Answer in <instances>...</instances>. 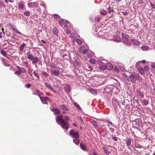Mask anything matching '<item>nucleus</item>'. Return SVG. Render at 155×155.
<instances>
[{
    "label": "nucleus",
    "instance_id": "15",
    "mask_svg": "<svg viewBox=\"0 0 155 155\" xmlns=\"http://www.w3.org/2000/svg\"><path fill=\"white\" fill-rule=\"evenodd\" d=\"M45 86L48 88L50 89L51 91H53L54 92H55V91L54 90V89L51 85L48 83H45Z\"/></svg>",
    "mask_w": 155,
    "mask_h": 155
},
{
    "label": "nucleus",
    "instance_id": "46",
    "mask_svg": "<svg viewBox=\"0 0 155 155\" xmlns=\"http://www.w3.org/2000/svg\"><path fill=\"white\" fill-rule=\"evenodd\" d=\"M53 17L55 19H57L60 18V16L58 15L54 14L53 15Z\"/></svg>",
    "mask_w": 155,
    "mask_h": 155
},
{
    "label": "nucleus",
    "instance_id": "31",
    "mask_svg": "<svg viewBox=\"0 0 155 155\" xmlns=\"http://www.w3.org/2000/svg\"><path fill=\"white\" fill-rule=\"evenodd\" d=\"M53 33L54 35H58V31L56 28H54L53 30Z\"/></svg>",
    "mask_w": 155,
    "mask_h": 155
},
{
    "label": "nucleus",
    "instance_id": "10",
    "mask_svg": "<svg viewBox=\"0 0 155 155\" xmlns=\"http://www.w3.org/2000/svg\"><path fill=\"white\" fill-rule=\"evenodd\" d=\"M25 2H19L18 5V8L21 9H24L25 8Z\"/></svg>",
    "mask_w": 155,
    "mask_h": 155
},
{
    "label": "nucleus",
    "instance_id": "2",
    "mask_svg": "<svg viewBox=\"0 0 155 155\" xmlns=\"http://www.w3.org/2000/svg\"><path fill=\"white\" fill-rule=\"evenodd\" d=\"M69 24V23L67 21L63 19L59 20V25L64 29L67 28V27H68Z\"/></svg>",
    "mask_w": 155,
    "mask_h": 155
},
{
    "label": "nucleus",
    "instance_id": "17",
    "mask_svg": "<svg viewBox=\"0 0 155 155\" xmlns=\"http://www.w3.org/2000/svg\"><path fill=\"white\" fill-rule=\"evenodd\" d=\"M106 69L109 70H111L113 68V67L112 64L110 63H107V64Z\"/></svg>",
    "mask_w": 155,
    "mask_h": 155
},
{
    "label": "nucleus",
    "instance_id": "29",
    "mask_svg": "<svg viewBox=\"0 0 155 155\" xmlns=\"http://www.w3.org/2000/svg\"><path fill=\"white\" fill-rule=\"evenodd\" d=\"M141 75H143L144 74L143 69L142 68H139L138 69Z\"/></svg>",
    "mask_w": 155,
    "mask_h": 155
},
{
    "label": "nucleus",
    "instance_id": "37",
    "mask_svg": "<svg viewBox=\"0 0 155 155\" xmlns=\"http://www.w3.org/2000/svg\"><path fill=\"white\" fill-rule=\"evenodd\" d=\"M50 66L51 68L54 69L56 68L57 65L55 64H50Z\"/></svg>",
    "mask_w": 155,
    "mask_h": 155
},
{
    "label": "nucleus",
    "instance_id": "39",
    "mask_svg": "<svg viewBox=\"0 0 155 155\" xmlns=\"http://www.w3.org/2000/svg\"><path fill=\"white\" fill-rule=\"evenodd\" d=\"M108 12L110 14H111V13H113L114 10L113 9H112L110 7H109L108 8V9H107Z\"/></svg>",
    "mask_w": 155,
    "mask_h": 155
},
{
    "label": "nucleus",
    "instance_id": "52",
    "mask_svg": "<svg viewBox=\"0 0 155 155\" xmlns=\"http://www.w3.org/2000/svg\"><path fill=\"white\" fill-rule=\"evenodd\" d=\"M64 29L66 30V33L67 34H68L70 33V30L68 29L67 28V29Z\"/></svg>",
    "mask_w": 155,
    "mask_h": 155
},
{
    "label": "nucleus",
    "instance_id": "35",
    "mask_svg": "<svg viewBox=\"0 0 155 155\" xmlns=\"http://www.w3.org/2000/svg\"><path fill=\"white\" fill-rule=\"evenodd\" d=\"M35 91L37 93V94H38V96L40 98V97H41V96L42 94L40 91L38 90H36Z\"/></svg>",
    "mask_w": 155,
    "mask_h": 155
},
{
    "label": "nucleus",
    "instance_id": "57",
    "mask_svg": "<svg viewBox=\"0 0 155 155\" xmlns=\"http://www.w3.org/2000/svg\"><path fill=\"white\" fill-rule=\"evenodd\" d=\"M113 139L115 141H117L118 140L117 138L116 137H113Z\"/></svg>",
    "mask_w": 155,
    "mask_h": 155
},
{
    "label": "nucleus",
    "instance_id": "62",
    "mask_svg": "<svg viewBox=\"0 0 155 155\" xmlns=\"http://www.w3.org/2000/svg\"><path fill=\"white\" fill-rule=\"evenodd\" d=\"M73 125L74 126H75V127H77V125H76V124H75V123H74L73 124Z\"/></svg>",
    "mask_w": 155,
    "mask_h": 155
},
{
    "label": "nucleus",
    "instance_id": "22",
    "mask_svg": "<svg viewBox=\"0 0 155 155\" xmlns=\"http://www.w3.org/2000/svg\"><path fill=\"white\" fill-rule=\"evenodd\" d=\"M17 68L18 70L20 71L21 73H25L26 72V70L23 68H21L18 66H17Z\"/></svg>",
    "mask_w": 155,
    "mask_h": 155
},
{
    "label": "nucleus",
    "instance_id": "28",
    "mask_svg": "<svg viewBox=\"0 0 155 155\" xmlns=\"http://www.w3.org/2000/svg\"><path fill=\"white\" fill-rule=\"evenodd\" d=\"M100 13L101 14L103 15H106L107 14V12L103 9H101L100 10Z\"/></svg>",
    "mask_w": 155,
    "mask_h": 155
},
{
    "label": "nucleus",
    "instance_id": "59",
    "mask_svg": "<svg viewBox=\"0 0 155 155\" xmlns=\"http://www.w3.org/2000/svg\"><path fill=\"white\" fill-rule=\"evenodd\" d=\"M88 68L90 70H93V68L91 66H88Z\"/></svg>",
    "mask_w": 155,
    "mask_h": 155
},
{
    "label": "nucleus",
    "instance_id": "49",
    "mask_svg": "<svg viewBox=\"0 0 155 155\" xmlns=\"http://www.w3.org/2000/svg\"><path fill=\"white\" fill-rule=\"evenodd\" d=\"M15 74L17 75H20L21 73L20 71H17L15 72Z\"/></svg>",
    "mask_w": 155,
    "mask_h": 155
},
{
    "label": "nucleus",
    "instance_id": "7",
    "mask_svg": "<svg viewBox=\"0 0 155 155\" xmlns=\"http://www.w3.org/2000/svg\"><path fill=\"white\" fill-rule=\"evenodd\" d=\"M122 39L125 44L129 45L130 44L129 37L127 35H122Z\"/></svg>",
    "mask_w": 155,
    "mask_h": 155
},
{
    "label": "nucleus",
    "instance_id": "51",
    "mask_svg": "<svg viewBox=\"0 0 155 155\" xmlns=\"http://www.w3.org/2000/svg\"><path fill=\"white\" fill-rule=\"evenodd\" d=\"M136 147L137 148H142V146L140 144H138L136 145Z\"/></svg>",
    "mask_w": 155,
    "mask_h": 155
},
{
    "label": "nucleus",
    "instance_id": "1",
    "mask_svg": "<svg viewBox=\"0 0 155 155\" xmlns=\"http://www.w3.org/2000/svg\"><path fill=\"white\" fill-rule=\"evenodd\" d=\"M26 54L28 59L32 61V63L35 64L39 61V59L38 57H34V56L30 54L29 52L27 53Z\"/></svg>",
    "mask_w": 155,
    "mask_h": 155
},
{
    "label": "nucleus",
    "instance_id": "50",
    "mask_svg": "<svg viewBox=\"0 0 155 155\" xmlns=\"http://www.w3.org/2000/svg\"><path fill=\"white\" fill-rule=\"evenodd\" d=\"M151 67L152 68L155 69V63H152L151 65Z\"/></svg>",
    "mask_w": 155,
    "mask_h": 155
},
{
    "label": "nucleus",
    "instance_id": "38",
    "mask_svg": "<svg viewBox=\"0 0 155 155\" xmlns=\"http://www.w3.org/2000/svg\"><path fill=\"white\" fill-rule=\"evenodd\" d=\"M90 62L92 64H94L95 63V60L93 58H91L90 60Z\"/></svg>",
    "mask_w": 155,
    "mask_h": 155
},
{
    "label": "nucleus",
    "instance_id": "12",
    "mask_svg": "<svg viewBox=\"0 0 155 155\" xmlns=\"http://www.w3.org/2000/svg\"><path fill=\"white\" fill-rule=\"evenodd\" d=\"M28 5L29 7L31 6L37 7L38 5V3L37 2H30L28 3Z\"/></svg>",
    "mask_w": 155,
    "mask_h": 155
},
{
    "label": "nucleus",
    "instance_id": "18",
    "mask_svg": "<svg viewBox=\"0 0 155 155\" xmlns=\"http://www.w3.org/2000/svg\"><path fill=\"white\" fill-rule=\"evenodd\" d=\"M104 150L105 153L108 154L111 152V150L110 148H104Z\"/></svg>",
    "mask_w": 155,
    "mask_h": 155
},
{
    "label": "nucleus",
    "instance_id": "24",
    "mask_svg": "<svg viewBox=\"0 0 155 155\" xmlns=\"http://www.w3.org/2000/svg\"><path fill=\"white\" fill-rule=\"evenodd\" d=\"M114 38L115 40L117 42H119L121 40V38L120 36L115 35L114 36Z\"/></svg>",
    "mask_w": 155,
    "mask_h": 155
},
{
    "label": "nucleus",
    "instance_id": "20",
    "mask_svg": "<svg viewBox=\"0 0 155 155\" xmlns=\"http://www.w3.org/2000/svg\"><path fill=\"white\" fill-rule=\"evenodd\" d=\"M80 146L82 149L84 151L86 150L87 147L86 145L82 143H81Z\"/></svg>",
    "mask_w": 155,
    "mask_h": 155
},
{
    "label": "nucleus",
    "instance_id": "34",
    "mask_svg": "<svg viewBox=\"0 0 155 155\" xmlns=\"http://www.w3.org/2000/svg\"><path fill=\"white\" fill-rule=\"evenodd\" d=\"M121 1V0H114L113 2V4L116 5Z\"/></svg>",
    "mask_w": 155,
    "mask_h": 155
},
{
    "label": "nucleus",
    "instance_id": "13",
    "mask_svg": "<svg viewBox=\"0 0 155 155\" xmlns=\"http://www.w3.org/2000/svg\"><path fill=\"white\" fill-rule=\"evenodd\" d=\"M61 125L62 127L64 129L66 130H67L69 127V124L66 122H64L62 124H60Z\"/></svg>",
    "mask_w": 155,
    "mask_h": 155
},
{
    "label": "nucleus",
    "instance_id": "19",
    "mask_svg": "<svg viewBox=\"0 0 155 155\" xmlns=\"http://www.w3.org/2000/svg\"><path fill=\"white\" fill-rule=\"evenodd\" d=\"M137 94L141 98H143L144 97V94L143 92L139 91L138 92Z\"/></svg>",
    "mask_w": 155,
    "mask_h": 155
},
{
    "label": "nucleus",
    "instance_id": "60",
    "mask_svg": "<svg viewBox=\"0 0 155 155\" xmlns=\"http://www.w3.org/2000/svg\"><path fill=\"white\" fill-rule=\"evenodd\" d=\"M41 41L42 42L44 43H46V42L44 41V40H42Z\"/></svg>",
    "mask_w": 155,
    "mask_h": 155
},
{
    "label": "nucleus",
    "instance_id": "42",
    "mask_svg": "<svg viewBox=\"0 0 155 155\" xmlns=\"http://www.w3.org/2000/svg\"><path fill=\"white\" fill-rule=\"evenodd\" d=\"M92 124L94 127H98V125L97 124V122L95 121H93L92 122Z\"/></svg>",
    "mask_w": 155,
    "mask_h": 155
},
{
    "label": "nucleus",
    "instance_id": "23",
    "mask_svg": "<svg viewBox=\"0 0 155 155\" xmlns=\"http://www.w3.org/2000/svg\"><path fill=\"white\" fill-rule=\"evenodd\" d=\"M51 111L54 112L56 114L60 113V110L57 108H52L51 109Z\"/></svg>",
    "mask_w": 155,
    "mask_h": 155
},
{
    "label": "nucleus",
    "instance_id": "6",
    "mask_svg": "<svg viewBox=\"0 0 155 155\" xmlns=\"http://www.w3.org/2000/svg\"><path fill=\"white\" fill-rule=\"evenodd\" d=\"M79 52L84 54H86L88 51V50L84 46H81L78 50Z\"/></svg>",
    "mask_w": 155,
    "mask_h": 155
},
{
    "label": "nucleus",
    "instance_id": "56",
    "mask_svg": "<svg viewBox=\"0 0 155 155\" xmlns=\"http://www.w3.org/2000/svg\"><path fill=\"white\" fill-rule=\"evenodd\" d=\"M144 68L145 70L146 71H147L149 70L148 67L147 66L145 67Z\"/></svg>",
    "mask_w": 155,
    "mask_h": 155
},
{
    "label": "nucleus",
    "instance_id": "43",
    "mask_svg": "<svg viewBox=\"0 0 155 155\" xmlns=\"http://www.w3.org/2000/svg\"><path fill=\"white\" fill-rule=\"evenodd\" d=\"M120 66H116L115 68L114 69V71H116L117 72H118L119 71V70L118 69L119 68H120Z\"/></svg>",
    "mask_w": 155,
    "mask_h": 155
},
{
    "label": "nucleus",
    "instance_id": "48",
    "mask_svg": "<svg viewBox=\"0 0 155 155\" xmlns=\"http://www.w3.org/2000/svg\"><path fill=\"white\" fill-rule=\"evenodd\" d=\"M64 118H65V120H69L70 119V117L69 116L67 115H66L64 117Z\"/></svg>",
    "mask_w": 155,
    "mask_h": 155
},
{
    "label": "nucleus",
    "instance_id": "44",
    "mask_svg": "<svg viewBox=\"0 0 155 155\" xmlns=\"http://www.w3.org/2000/svg\"><path fill=\"white\" fill-rule=\"evenodd\" d=\"M1 53H2V54L3 56H5V57L7 55V54H6V52H5V51L2 50L1 51Z\"/></svg>",
    "mask_w": 155,
    "mask_h": 155
},
{
    "label": "nucleus",
    "instance_id": "41",
    "mask_svg": "<svg viewBox=\"0 0 155 155\" xmlns=\"http://www.w3.org/2000/svg\"><path fill=\"white\" fill-rule=\"evenodd\" d=\"M41 74L45 76L47 78L49 76V74H47L46 72L44 71L42 73H41Z\"/></svg>",
    "mask_w": 155,
    "mask_h": 155
},
{
    "label": "nucleus",
    "instance_id": "4",
    "mask_svg": "<svg viewBox=\"0 0 155 155\" xmlns=\"http://www.w3.org/2000/svg\"><path fill=\"white\" fill-rule=\"evenodd\" d=\"M79 133L77 131H75L74 130H71L70 131V134L72 137L74 138H79Z\"/></svg>",
    "mask_w": 155,
    "mask_h": 155
},
{
    "label": "nucleus",
    "instance_id": "63",
    "mask_svg": "<svg viewBox=\"0 0 155 155\" xmlns=\"http://www.w3.org/2000/svg\"><path fill=\"white\" fill-rule=\"evenodd\" d=\"M24 63L26 64H28V63L27 62H23Z\"/></svg>",
    "mask_w": 155,
    "mask_h": 155
},
{
    "label": "nucleus",
    "instance_id": "54",
    "mask_svg": "<svg viewBox=\"0 0 155 155\" xmlns=\"http://www.w3.org/2000/svg\"><path fill=\"white\" fill-rule=\"evenodd\" d=\"M31 86V84H27L25 86L28 88H29Z\"/></svg>",
    "mask_w": 155,
    "mask_h": 155
},
{
    "label": "nucleus",
    "instance_id": "27",
    "mask_svg": "<svg viewBox=\"0 0 155 155\" xmlns=\"http://www.w3.org/2000/svg\"><path fill=\"white\" fill-rule=\"evenodd\" d=\"M61 107L64 110H68V108L66 107V105L64 104H62L60 105Z\"/></svg>",
    "mask_w": 155,
    "mask_h": 155
},
{
    "label": "nucleus",
    "instance_id": "40",
    "mask_svg": "<svg viewBox=\"0 0 155 155\" xmlns=\"http://www.w3.org/2000/svg\"><path fill=\"white\" fill-rule=\"evenodd\" d=\"M143 103L144 104L145 106H146V105L148 104H149L148 101L144 99L143 100Z\"/></svg>",
    "mask_w": 155,
    "mask_h": 155
},
{
    "label": "nucleus",
    "instance_id": "25",
    "mask_svg": "<svg viewBox=\"0 0 155 155\" xmlns=\"http://www.w3.org/2000/svg\"><path fill=\"white\" fill-rule=\"evenodd\" d=\"M141 48L143 51H147L149 49V48L148 46L145 45L142 46Z\"/></svg>",
    "mask_w": 155,
    "mask_h": 155
},
{
    "label": "nucleus",
    "instance_id": "36",
    "mask_svg": "<svg viewBox=\"0 0 155 155\" xmlns=\"http://www.w3.org/2000/svg\"><path fill=\"white\" fill-rule=\"evenodd\" d=\"M24 14L26 16H28L30 15V12L28 11H26L24 12Z\"/></svg>",
    "mask_w": 155,
    "mask_h": 155
},
{
    "label": "nucleus",
    "instance_id": "16",
    "mask_svg": "<svg viewBox=\"0 0 155 155\" xmlns=\"http://www.w3.org/2000/svg\"><path fill=\"white\" fill-rule=\"evenodd\" d=\"M71 89V87L69 85L66 84L64 87V89L67 93L70 92Z\"/></svg>",
    "mask_w": 155,
    "mask_h": 155
},
{
    "label": "nucleus",
    "instance_id": "47",
    "mask_svg": "<svg viewBox=\"0 0 155 155\" xmlns=\"http://www.w3.org/2000/svg\"><path fill=\"white\" fill-rule=\"evenodd\" d=\"M0 7H5V4L2 2L1 1H0Z\"/></svg>",
    "mask_w": 155,
    "mask_h": 155
},
{
    "label": "nucleus",
    "instance_id": "33",
    "mask_svg": "<svg viewBox=\"0 0 155 155\" xmlns=\"http://www.w3.org/2000/svg\"><path fill=\"white\" fill-rule=\"evenodd\" d=\"M126 143L127 146H129L131 143V140L130 139H129L126 140Z\"/></svg>",
    "mask_w": 155,
    "mask_h": 155
},
{
    "label": "nucleus",
    "instance_id": "21",
    "mask_svg": "<svg viewBox=\"0 0 155 155\" xmlns=\"http://www.w3.org/2000/svg\"><path fill=\"white\" fill-rule=\"evenodd\" d=\"M73 42H76L77 44L79 45H81L82 44V41L80 39H74L73 40Z\"/></svg>",
    "mask_w": 155,
    "mask_h": 155
},
{
    "label": "nucleus",
    "instance_id": "5",
    "mask_svg": "<svg viewBox=\"0 0 155 155\" xmlns=\"http://www.w3.org/2000/svg\"><path fill=\"white\" fill-rule=\"evenodd\" d=\"M56 120L57 123L59 124H62L64 122V120L62 118V116L58 115L56 117Z\"/></svg>",
    "mask_w": 155,
    "mask_h": 155
},
{
    "label": "nucleus",
    "instance_id": "32",
    "mask_svg": "<svg viewBox=\"0 0 155 155\" xmlns=\"http://www.w3.org/2000/svg\"><path fill=\"white\" fill-rule=\"evenodd\" d=\"M26 45L25 43H23L19 47V50L20 51H22L25 47Z\"/></svg>",
    "mask_w": 155,
    "mask_h": 155
},
{
    "label": "nucleus",
    "instance_id": "3",
    "mask_svg": "<svg viewBox=\"0 0 155 155\" xmlns=\"http://www.w3.org/2000/svg\"><path fill=\"white\" fill-rule=\"evenodd\" d=\"M140 76V75L138 74H132L130 77V81L133 83H134L136 82L137 80Z\"/></svg>",
    "mask_w": 155,
    "mask_h": 155
},
{
    "label": "nucleus",
    "instance_id": "11",
    "mask_svg": "<svg viewBox=\"0 0 155 155\" xmlns=\"http://www.w3.org/2000/svg\"><path fill=\"white\" fill-rule=\"evenodd\" d=\"M50 71L51 74L55 76H58L59 74V71L58 70L51 69Z\"/></svg>",
    "mask_w": 155,
    "mask_h": 155
},
{
    "label": "nucleus",
    "instance_id": "14",
    "mask_svg": "<svg viewBox=\"0 0 155 155\" xmlns=\"http://www.w3.org/2000/svg\"><path fill=\"white\" fill-rule=\"evenodd\" d=\"M135 125L140 127L141 124V120L139 118L135 120Z\"/></svg>",
    "mask_w": 155,
    "mask_h": 155
},
{
    "label": "nucleus",
    "instance_id": "30",
    "mask_svg": "<svg viewBox=\"0 0 155 155\" xmlns=\"http://www.w3.org/2000/svg\"><path fill=\"white\" fill-rule=\"evenodd\" d=\"M133 43L134 45H138L140 44V42L139 41L137 40H132Z\"/></svg>",
    "mask_w": 155,
    "mask_h": 155
},
{
    "label": "nucleus",
    "instance_id": "58",
    "mask_svg": "<svg viewBox=\"0 0 155 155\" xmlns=\"http://www.w3.org/2000/svg\"><path fill=\"white\" fill-rule=\"evenodd\" d=\"M140 62L143 63V64H145V60H143V61H139L138 62H137V64H138Z\"/></svg>",
    "mask_w": 155,
    "mask_h": 155
},
{
    "label": "nucleus",
    "instance_id": "64",
    "mask_svg": "<svg viewBox=\"0 0 155 155\" xmlns=\"http://www.w3.org/2000/svg\"><path fill=\"white\" fill-rule=\"evenodd\" d=\"M92 155H97L95 152H93L92 153Z\"/></svg>",
    "mask_w": 155,
    "mask_h": 155
},
{
    "label": "nucleus",
    "instance_id": "8",
    "mask_svg": "<svg viewBox=\"0 0 155 155\" xmlns=\"http://www.w3.org/2000/svg\"><path fill=\"white\" fill-rule=\"evenodd\" d=\"M40 99L41 102L44 104H47L49 98L47 97H40Z\"/></svg>",
    "mask_w": 155,
    "mask_h": 155
},
{
    "label": "nucleus",
    "instance_id": "45",
    "mask_svg": "<svg viewBox=\"0 0 155 155\" xmlns=\"http://www.w3.org/2000/svg\"><path fill=\"white\" fill-rule=\"evenodd\" d=\"M33 73L34 75L37 77L38 78H39V76L38 73L34 71L33 72Z\"/></svg>",
    "mask_w": 155,
    "mask_h": 155
},
{
    "label": "nucleus",
    "instance_id": "53",
    "mask_svg": "<svg viewBox=\"0 0 155 155\" xmlns=\"http://www.w3.org/2000/svg\"><path fill=\"white\" fill-rule=\"evenodd\" d=\"M14 31L17 33V34H21V32H20V31H18L17 30H15V29H14Z\"/></svg>",
    "mask_w": 155,
    "mask_h": 155
},
{
    "label": "nucleus",
    "instance_id": "26",
    "mask_svg": "<svg viewBox=\"0 0 155 155\" xmlns=\"http://www.w3.org/2000/svg\"><path fill=\"white\" fill-rule=\"evenodd\" d=\"M73 142L76 144L78 145L80 142L79 138H74L73 140Z\"/></svg>",
    "mask_w": 155,
    "mask_h": 155
},
{
    "label": "nucleus",
    "instance_id": "9",
    "mask_svg": "<svg viewBox=\"0 0 155 155\" xmlns=\"http://www.w3.org/2000/svg\"><path fill=\"white\" fill-rule=\"evenodd\" d=\"M99 69L101 70L104 71L106 69V65L101 61L99 62Z\"/></svg>",
    "mask_w": 155,
    "mask_h": 155
},
{
    "label": "nucleus",
    "instance_id": "55",
    "mask_svg": "<svg viewBox=\"0 0 155 155\" xmlns=\"http://www.w3.org/2000/svg\"><path fill=\"white\" fill-rule=\"evenodd\" d=\"M101 20V19L98 17L96 18V21L97 22H99Z\"/></svg>",
    "mask_w": 155,
    "mask_h": 155
},
{
    "label": "nucleus",
    "instance_id": "61",
    "mask_svg": "<svg viewBox=\"0 0 155 155\" xmlns=\"http://www.w3.org/2000/svg\"><path fill=\"white\" fill-rule=\"evenodd\" d=\"M8 1L11 3H12L13 2V0H8Z\"/></svg>",
    "mask_w": 155,
    "mask_h": 155
}]
</instances>
